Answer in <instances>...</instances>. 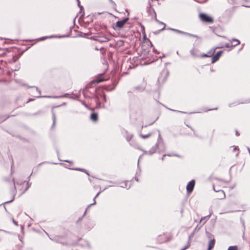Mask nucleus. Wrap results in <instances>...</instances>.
Listing matches in <instances>:
<instances>
[{
	"label": "nucleus",
	"instance_id": "obj_1",
	"mask_svg": "<svg viewBox=\"0 0 250 250\" xmlns=\"http://www.w3.org/2000/svg\"><path fill=\"white\" fill-rule=\"evenodd\" d=\"M199 18L200 20L204 22L212 23L214 21L213 19L211 17H210L209 16L204 13H201L199 15Z\"/></svg>",
	"mask_w": 250,
	"mask_h": 250
},
{
	"label": "nucleus",
	"instance_id": "obj_2",
	"mask_svg": "<svg viewBox=\"0 0 250 250\" xmlns=\"http://www.w3.org/2000/svg\"><path fill=\"white\" fill-rule=\"evenodd\" d=\"M93 40L98 41L100 42H107L110 40L108 36H96L92 38Z\"/></svg>",
	"mask_w": 250,
	"mask_h": 250
},
{
	"label": "nucleus",
	"instance_id": "obj_3",
	"mask_svg": "<svg viewBox=\"0 0 250 250\" xmlns=\"http://www.w3.org/2000/svg\"><path fill=\"white\" fill-rule=\"evenodd\" d=\"M168 29L170 30H171V31H173L174 32H175L176 33H177L178 34H183V35H186V36H188V37H193V38H197V39L199 38V37L198 36H197V35H193V34H190V33H187V32H184V31L178 30V29H174V28H169Z\"/></svg>",
	"mask_w": 250,
	"mask_h": 250
},
{
	"label": "nucleus",
	"instance_id": "obj_4",
	"mask_svg": "<svg viewBox=\"0 0 250 250\" xmlns=\"http://www.w3.org/2000/svg\"><path fill=\"white\" fill-rule=\"evenodd\" d=\"M128 18H125L121 21H117L116 23V27L119 29L123 28L125 24L127 22V21H128Z\"/></svg>",
	"mask_w": 250,
	"mask_h": 250
},
{
	"label": "nucleus",
	"instance_id": "obj_5",
	"mask_svg": "<svg viewBox=\"0 0 250 250\" xmlns=\"http://www.w3.org/2000/svg\"><path fill=\"white\" fill-rule=\"evenodd\" d=\"M195 185V181L194 180H191L189 182L187 186V190L188 192H191L193 189Z\"/></svg>",
	"mask_w": 250,
	"mask_h": 250
},
{
	"label": "nucleus",
	"instance_id": "obj_6",
	"mask_svg": "<svg viewBox=\"0 0 250 250\" xmlns=\"http://www.w3.org/2000/svg\"><path fill=\"white\" fill-rule=\"evenodd\" d=\"M213 190L215 191V192H218V195L217 197V199H218V200H222V199H224L226 197V195H225V193L224 192V191L222 190H216L215 189V188H213Z\"/></svg>",
	"mask_w": 250,
	"mask_h": 250
},
{
	"label": "nucleus",
	"instance_id": "obj_7",
	"mask_svg": "<svg viewBox=\"0 0 250 250\" xmlns=\"http://www.w3.org/2000/svg\"><path fill=\"white\" fill-rule=\"evenodd\" d=\"M223 51L221 50L217 52V53L215 55H214L212 58V63H214L216 62L217 61H218Z\"/></svg>",
	"mask_w": 250,
	"mask_h": 250
},
{
	"label": "nucleus",
	"instance_id": "obj_8",
	"mask_svg": "<svg viewBox=\"0 0 250 250\" xmlns=\"http://www.w3.org/2000/svg\"><path fill=\"white\" fill-rule=\"evenodd\" d=\"M215 244V240L214 239L211 240L209 241L208 250H210L212 249Z\"/></svg>",
	"mask_w": 250,
	"mask_h": 250
},
{
	"label": "nucleus",
	"instance_id": "obj_9",
	"mask_svg": "<svg viewBox=\"0 0 250 250\" xmlns=\"http://www.w3.org/2000/svg\"><path fill=\"white\" fill-rule=\"evenodd\" d=\"M90 119L93 121H97L98 120V114L96 113H92L90 116Z\"/></svg>",
	"mask_w": 250,
	"mask_h": 250
},
{
	"label": "nucleus",
	"instance_id": "obj_10",
	"mask_svg": "<svg viewBox=\"0 0 250 250\" xmlns=\"http://www.w3.org/2000/svg\"><path fill=\"white\" fill-rule=\"evenodd\" d=\"M228 250H238L237 246H232L229 247Z\"/></svg>",
	"mask_w": 250,
	"mask_h": 250
},
{
	"label": "nucleus",
	"instance_id": "obj_11",
	"mask_svg": "<svg viewBox=\"0 0 250 250\" xmlns=\"http://www.w3.org/2000/svg\"><path fill=\"white\" fill-rule=\"evenodd\" d=\"M196 50L195 49H192L190 50L191 54L194 57H197V55L196 54Z\"/></svg>",
	"mask_w": 250,
	"mask_h": 250
},
{
	"label": "nucleus",
	"instance_id": "obj_12",
	"mask_svg": "<svg viewBox=\"0 0 250 250\" xmlns=\"http://www.w3.org/2000/svg\"><path fill=\"white\" fill-rule=\"evenodd\" d=\"M232 41L235 42V43L233 45V46H234L236 45H237L240 43V41L237 39H233Z\"/></svg>",
	"mask_w": 250,
	"mask_h": 250
},
{
	"label": "nucleus",
	"instance_id": "obj_13",
	"mask_svg": "<svg viewBox=\"0 0 250 250\" xmlns=\"http://www.w3.org/2000/svg\"><path fill=\"white\" fill-rule=\"evenodd\" d=\"M189 246H190V242H189V240L188 242V243L187 244V245L185 246V247L181 250H185L187 249L189 247Z\"/></svg>",
	"mask_w": 250,
	"mask_h": 250
},
{
	"label": "nucleus",
	"instance_id": "obj_14",
	"mask_svg": "<svg viewBox=\"0 0 250 250\" xmlns=\"http://www.w3.org/2000/svg\"><path fill=\"white\" fill-rule=\"evenodd\" d=\"M151 134H147V135H141V137L143 138V139H146V138H147L148 137H149L150 136Z\"/></svg>",
	"mask_w": 250,
	"mask_h": 250
},
{
	"label": "nucleus",
	"instance_id": "obj_15",
	"mask_svg": "<svg viewBox=\"0 0 250 250\" xmlns=\"http://www.w3.org/2000/svg\"><path fill=\"white\" fill-rule=\"evenodd\" d=\"M209 56L208 54H204L201 56V58L208 57Z\"/></svg>",
	"mask_w": 250,
	"mask_h": 250
},
{
	"label": "nucleus",
	"instance_id": "obj_16",
	"mask_svg": "<svg viewBox=\"0 0 250 250\" xmlns=\"http://www.w3.org/2000/svg\"><path fill=\"white\" fill-rule=\"evenodd\" d=\"M102 81H103V80H102V79H99V80H98L96 81H95V83H100V82H102Z\"/></svg>",
	"mask_w": 250,
	"mask_h": 250
},
{
	"label": "nucleus",
	"instance_id": "obj_17",
	"mask_svg": "<svg viewBox=\"0 0 250 250\" xmlns=\"http://www.w3.org/2000/svg\"><path fill=\"white\" fill-rule=\"evenodd\" d=\"M103 99H104V102H106V96L104 94L103 95Z\"/></svg>",
	"mask_w": 250,
	"mask_h": 250
},
{
	"label": "nucleus",
	"instance_id": "obj_18",
	"mask_svg": "<svg viewBox=\"0 0 250 250\" xmlns=\"http://www.w3.org/2000/svg\"><path fill=\"white\" fill-rule=\"evenodd\" d=\"M210 215H209L208 216H207V217H204V218H202L201 219V221H202V220H203L204 219H206V218H207V219H208L209 217H210Z\"/></svg>",
	"mask_w": 250,
	"mask_h": 250
},
{
	"label": "nucleus",
	"instance_id": "obj_19",
	"mask_svg": "<svg viewBox=\"0 0 250 250\" xmlns=\"http://www.w3.org/2000/svg\"><path fill=\"white\" fill-rule=\"evenodd\" d=\"M127 183H128V182H127L126 183H125V188H127L126 184H127ZM121 187H122V188H125V187H124V186H122Z\"/></svg>",
	"mask_w": 250,
	"mask_h": 250
},
{
	"label": "nucleus",
	"instance_id": "obj_20",
	"mask_svg": "<svg viewBox=\"0 0 250 250\" xmlns=\"http://www.w3.org/2000/svg\"><path fill=\"white\" fill-rule=\"evenodd\" d=\"M161 23L164 25V27L163 28V29H164L165 28L166 25L163 22H161Z\"/></svg>",
	"mask_w": 250,
	"mask_h": 250
},
{
	"label": "nucleus",
	"instance_id": "obj_21",
	"mask_svg": "<svg viewBox=\"0 0 250 250\" xmlns=\"http://www.w3.org/2000/svg\"><path fill=\"white\" fill-rule=\"evenodd\" d=\"M96 204V202H95V201H94V202L93 203H92V204H91L89 205L88 206V207H89V206H91V205H94V204Z\"/></svg>",
	"mask_w": 250,
	"mask_h": 250
},
{
	"label": "nucleus",
	"instance_id": "obj_22",
	"mask_svg": "<svg viewBox=\"0 0 250 250\" xmlns=\"http://www.w3.org/2000/svg\"><path fill=\"white\" fill-rule=\"evenodd\" d=\"M100 107V104H98L97 105V107Z\"/></svg>",
	"mask_w": 250,
	"mask_h": 250
},
{
	"label": "nucleus",
	"instance_id": "obj_23",
	"mask_svg": "<svg viewBox=\"0 0 250 250\" xmlns=\"http://www.w3.org/2000/svg\"><path fill=\"white\" fill-rule=\"evenodd\" d=\"M99 193H98L96 194V195L95 196L94 199H95L96 197H98V196L99 195Z\"/></svg>",
	"mask_w": 250,
	"mask_h": 250
},
{
	"label": "nucleus",
	"instance_id": "obj_24",
	"mask_svg": "<svg viewBox=\"0 0 250 250\" xmlns=\"http://www.w3.org/2000/svg\"><path fill=\"white\" fill-rule=\"evenodd\" d=\"M55 117L54 116V122H53V124H55Z\"/></svg>",
	"mask_w": 250,
	"mask_h": 250
},
{
	"label": "nucleus",
	"instance_id": "obj_25",
	"mask_svg": "<svg viewBox=\"0 0 250 250\" xmlns=\"http://www.w3.org/2000/svg\"><path fill=\"white\" fill-rule=\"evenodd\" d=\"M236 134L237 136L239 135V133H238V132L237 131H236Z\"/></svg>",
	"mask_w": 250,
	"mask_h": 250
},
{
	"label": "nucleus",
	"instance_id": "obj_26",
	"mask_svg": "<svg viewBox=\"0 0 250 250\" xmlns=\"http://www.w3.org/2000/svg\"><path fill=\"white\" fill-rule=\"evenodd\" d=\"M76 169L77 170H82L83 169H81V168H77Z\"/></svg>",
	"mask_w": 250,
	"mask_h": 250
},
{
	"label": "nucleus",
	"instance_id": "obj_27",
	"mask_svg": "<svg viewBox=\"0 0 250 250\" xmlns=\"http://www.w3.org/2000/svg\"><path fill=\"white\" fill-rule=\"evenodd\" d=\"M77 0V1L78 2V3H79V2H80V1H79V0ZM78 4H79V3H78Z\"/></svg>",
	"mask_w": 250,
	"mask_h": 250
},
{
	"label": "nucleus",
	"instance_id": "obj_28",
	"mask_svg": "<svg viewBox=\"0 0 250 250\" xmlns=\"http://www.w3.org/2000/svg\"><path fill=\"white\" fill-rule=\"evenodd\" d=\"M249 152L250 153V149H249Z\"/></svg>",
	"mask_w": 250,
	"mask_h": 250
}]
</instances>
